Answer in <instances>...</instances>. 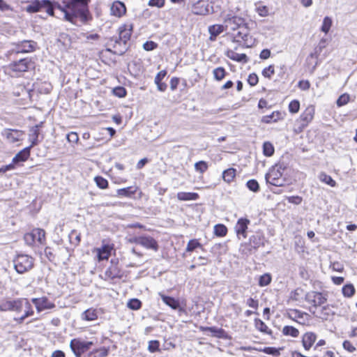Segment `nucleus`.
I'll return each instance as SVG.
<instances>
[{"label":"nucleus","mask_w":357,"mask_h":357,"mask_svg":"<svg viewBox=\"0 0 357 357\" xmlns=\"http://www.w3.org/2000/svg\"><path fill=\"white\" fill-rule=\"evenodd\" d=\"M332 23L333 22L331 17L328 16L325 17L323 20L321 31L326 34L328 33L332 26Z\"/></svg>","instance_id":"de8ad7c7"},{"label":"nucleus","mask_w":357,"mask_h":357,"mask_svg":"<svg viewBox=\"0 0 357 357\" xmlns=\"http://www.w3.org/2000/svg\"><path fill=\"white\" fill-rule=\"evenodd\" d=\"M50 3V0H31L24 10L28 13H36L41 11L44 6Z\"/></svg>","instance_id":"4468645a"},{"label":"nucleus","mask_w":357,"mask_h":357,"mask_svg":"<svg viewBox=\"0 0 357 357\" xmlns=\"http://www.w3.org/2000/svg\"><path fill=\"white\" fill-rule=\"evenodd\" d=\"M305 315H307V314L296 309L291 310L287 313L288 318L301 324H304V322L299 321L298 319H303Z\"/></svg>","instance_id":"7c9ffc66"},{"label":"nucleus","mask_w":357,"mask_h":357,"mask_svg":"<svg viewBox=\"0 0 357 357\" xmlns=\"http://www.w3.org/2000/svg\"><path fill=\"white\" fill-rule=\"evenodd\" d=\"M250 243L252 248L257 249L264 245V236L261 233H256L250 238Z\"/></svg>","instance_id":"cd10ccee"},{"label":"nucleus","mask_w":357,"mask_h":357,"mask_svg":"<svg viewBox=\"0 0 357 357\" xmlns=\"http://www.w3.org/2000/svg\"><path fill=\"white\" fill-rule=\"evenodd\" d=\"M26 298H17L12 300V309L11 311L17 314L22 313L23 311L24 303Z\"/></svg>","instance_id":"c9c22d12"},{"label":"nucleus","mask_w":357,"mask_h":357,"mask_svg":"<svg viewBox=\"0 0 357 357\" xmlns=\"http://www.w3.org/2000/svg\"><path fill=\"white\" fill-rule=\"evenodd\" d=\"M13 267L18 274H24L34 266L35 259L26 254H17L13 259Z\"/></svg>","instance_id":"7ed1b4c3"},{"label":"nucleus","mask_w":357,"mask_h":357,"mask_svg":"<svg viewBox=\"0 0 357 357\" xmlns=\"http://www.w3.org/2000/svg\"><path fill=\"white\" fill-rule=\"evenodd\" d=\"M30 147H25L15 155L10 164H13L15 166V164L26 161L30 156Z\"/></svg>","instance_id":"b1692460"},{"label":"nucleus","mask_w":357,"mask_h":357,"mask_svg":"<svg viewBox=\"0 0 357 357\" xmlns=\"http://www.w3.org/2000/svg\"><path fill=\"white\" fill-rule=\"evenodd\" d=\"M350 100V96L348 93L342 94L337 100L336 104L338 107H342L347 105Z\"/></svg>","instance_id":"864d4df0"},{"label":"nucleus","mask_w":357,"mask_h":357,"mask_svg":"<svg viewBox=\"0 0 357 357\" xmlns=\"http://www.w3.org/2000/svg\"><path fill=\"white\" fill-rule=\"evenodd\" d=\"M32 303L35 305L38 313L45 310H51L55 307V304L51 302L47 297L33 298Z\"/></svg>","instance_id":"f8f14e48"},{"label":"nucleus","mask_w":357,"mask_h":357,"mask_svg":"<svg viewBox=\"0 0 357 357\" xmlns=\"http://www.w3.org/2000/svg\"><path fill=\"white\" fill-rule=\"evenodd\" d=\"M30 65L31 59L29 58H24L10 63L8 68L14 72L23 73L28 70Z\"/></svg>","instance_id":"ddd939ff"},{"label":"nucleus","mask_w":357,"mask_h":357,"mask_svg":"<svg viewBox=\"0 0 357 357\" xmlns=\"http://www.w3.org/2000/svg\"><path fill=\"white\" fill-rule=\"evenodd\" d=\"M210 8L213 9V7H210L206 1L198 0L192 4V12L197 15H206L210 13Z\"/></svg>","instance_id":"2eb2a0df"},{"label":"nucleus","mask_w":357,"mask_h":357,"mask_svg":"<svg viewBox=\"0 0 357 357\" xmlns=\"http://www.w3.org/2000/svg\"><path fill=\"white\" fill-rule=\"evenodd\" d=\"M250 221L248 218H241L238 220L234 230L238 238L243 237L245 238L247 237V230Z\"/></svg>","instance_id":"dca6fc26"},{"label":"nucleus","mask_w":357,"mask_h":357,"mask_svg":"<svg viewBox=\"0 0 357 357\" xmlns=\"http://www.w3.org/2000/svg\"><path fill=\"white\" fill-rule=\"evenodd\" d=\"M318 178L321 182L324 183L331 187H335L337 185L336 181L330 175H328L324 172L319 173Z\"/></svg>","instance_id":"f704fd0d"},{"label":"nucleus","mask_w":357,"mask_h":357,"mask_svg":"<svg viewBox=\"0 0 357 357\" xmlns=\"http://www.w3.org/2000/svg\"><path fill=\"white\" fill-rule=\"evenodd\" d=\"M255 325L256 328L260 332H262L264 333L271 335L272 331L268 328L267 325L261 319H255Z\"/></svg>","instance_id":"4c0bfd02"},{"label":"nucleus","mask_w":357,"mask_h":357,"mask_svg":"<svg viewBox=\"0 0 357 357\" xmlns=\"http://www.w3.org/2000/svg\"><path fill=\"white\" fill-rule=\"evenodd\" d=\"M305 300L307 302L312 303L313 307H317L324 304L327 298L326 295L318 291H310L305 295Z\"/></svg>","instance_id":"9b49d317"},{"label":"nucleus","mask_w":357,"mask_h":357,"mask_svg":"<svg viewBox=\"0 0 357 357\" xmlns=\"http://www.w3.org/2000/svg\"><path fill=\"white\" fill-rule=\"evenodd\" d=\"M131 242H133L137 245H140L142 247L153 250L154 251H158L159 246L156 240H155L153 237L150 236H140L133 238L131 240Z\"/></svg>","instance_id":"6e6552de"},{"label":"nucleus","mask_w":357,"mask_h":357,"mask_svg":"<svg viewBox=\"0 0 357 357\" xmlns=\"http://www.w3.org/2000/svg\"><path fill=\"white\" fill-rule=\"evenodd\" d=\"M112 247L109 245H103L97 249V256L99 261L107 260L111 255Z\"/></svg>","instance_id":"bb28decb"},{"label":"nucleus","mask_w":357,"mask_h":357,"mask_svg":"<svg viewBox=\"0 0 357 357\" xmlns=\"http://www.w3.org/2000/svg\"><path fill=\"white\" fill-rule=\"evenodd\" d=\"M317 335L313 332H307L302 337V344L305 350L308 351L317 340Z\"/></svg>","instance_id":"a211bd4d"},{"label":"nucleus","mask_w":357,"mask_h":357,"mask_svg":"<svg viewBox=\"0 0 357 357\" xmlns=\"http://www.w3.org/2000/svg\"><path fill=\"white\" fill-rule=\"evenodd\" d=\"M157 47H158V44L151 40L146 41L143 45V48L146 51H152V50H155V48H157Z\"/></svg>","instance_id":"69168bd1"},{"label":"nucleus","mask_w":357,"mask_h":357,"mask_svg":"<svg viewBox=\"0 0 357 357\" xmlns=\"http://www.w3.org/2000/svg\"><path fill=\"white\" fill-rule=\"evenodd\" d=\"M105 275L110 279H121L123 276L121 271L116 265H112L105 271Z\"/></svg>","instance_id":"c756f323"},{"label":"nucleus","mask_w":357,"mask_h":357,"mask_svg":"<svg viewBox=\"0 0 357 357\" xmlns=\"http://www.w3.org/2000/svg\"><path fill=\"white\" fill-rule=\"evenodd\" d=\"M271 282V276L268 273H265L260 276L259 280V285L260 287H265L269 284Z\"/></svg>","instance_id":"6e6d98bb"},{"label":"nucleus","mask_w":357,"mask_h":357,"mask_svg":"<svg viewBox=\"0 0 357 357\" xmlns=\"http://www.w3.org/2000/svg\"><path fill=\"white\" fill-rule=\"evenodd\" d=\"M167 73V70H162L158 73L154 79V82L157 86L158 90L161 92H164L167 88V84L162 82V79L166 77Z\"/></svg>","instance_id":"393cba45"},{"label":"nucleus","mask_w":357,"mask_h":357,"mask_svg":"<svg viewBox=\"0 0 357 357\" xmlns=\"http://www.w3.org/2000/svg\"><path fill=\"white\" fill-rule=\"evenodd\" d=\"M227 56L233 61L243 63H246L248 61V58L245 54H238L233 50L227 51Z\"/></svg>","instance_id":"c85d7f7f"},{"label":"nucleus","mask_w":357,"mask_h":357,"mask_svg":"<svg viewBox=\"0 0 357 357\" xmlns=\"http://www.w3.org/2000/svg\"><path fill=\"white\" fill-rule=\"evenodd\" d=\"M314 114V108L313 106L307 107L305 110L300 116L302 121V126H306L312 119Z\"/></svg>","instance_id":"5701e85b"},{"label":"nucleus","mask_w":357,"mask_h":357,"mask_svg":"<svg viewBox=\"0 0 357 357\" xmlns=\"http://www.w3.org/2000/svg\"><path fill=\"white\" fill-rule=\"evenodd\" d=\"M247 188L252 192H257L259 191V185L257 180L250 179L246 183Z\"/></svg>","instance_id":"3c124183"},{"label":"nucleus","mask_w":357,"mask_h":357,"mask_svg":"<svg viewBox=\"0 0 357 357\" xmlns=\"http://www.w3.org/2000/svg\"><path fill=\"white\" fill-rule=\"evenodd\" d=\"M160 342L158 340H151L149 342L148 350L154 353L160 350Z\"/></svg>","instance_id":"680f3d73"},{"label":"nucleus","mask_w":357,"mask_h":357,"mask_svg":"<svg viewBox=\"0 0 357 357\" xmlns=\"http://www.w3.org/2000/svg\"><path fill=\"white\" fill-rule=\"evenodd\" d=\"M13 49L10 50L11 54H25L33 52L37 47V43L33 40H22L14 43Z\"/></svg>","instance_id":"0eeeda50"},{"label":"nucleus","mask_w":357,"mask_h":357,"mask_svg":"<svg viewBox=\"0 0 357 357\" xmlns=\"http://www.w3.org/2000/svg\"><path fill=\"white\" fill-rule=\"evenodd\" d=\"M12 309V300L3 301L0 302V311L6 312L11 311Z\"/></svg>","instance_id":"e2e57ef3"},{"label":"nucleus","mask_w":357,"mask_h":357,"mask_svg":"<svg viewBox=\"0 0 357 357\" xmlns=\"http://www.w3.org/2000/svg\"><path fill=\"white\" fill-rule=\"evenodd\" d=\"M93 345L92 341H85L81 338H74L70 342V347L76 357H81Z\"/></svg>","instance_id":"423d86ee"},{"label":"nucleus","mask_w":357,"mask_h":357,"mask_svg":"<svg viewBox=\"0 0 357 357\" xmlns=\"http://www.w3.org/2000/svg\"><path fill=\"white\" fill-rule=\"evenodd\" d=\"M81 317L85 321H94L98 319V312L96 309L89 308L82 312Z\"/></svg>","instance_id":"72a5a7b5"},{"label":"nucleus","mask_w":357,"mask_h":357,"mask_svg":"<svg viewBox=\"0 0 357 357\" xmlns=\"http://www.w3.org/2000/svg\"><path fill=\"white\" fill-rule=\"evenodd\" d=\"M202 247L201 243L197 239L190 240L188 243L186 251L192 252L197 248Z\"/></svg>","instance_id":"5fc2aeb1"},{"label":"nucleus","mask_w":357,"mask_h":357,"mask_svg":"<svg viewBox=\"0 0 357 357\" xmlns=\"http://www.w3.org/2000/svg\"><path fill=\"white\" fill-rule=\"evenodd\" d=\"M225 29V25L213 24L208 26V32L210 33L209 40L214 41L218 36L222 33Z\"/></svg>","instance_id":"a878e982"},{"label":"nucleus","mask_w":357,"mask_h":357,"mask_svg":"<svg viewBox=\"0 0 357 357\" xmlns=\"http://www.w3.org/2000/svg\"><path fill=\"white\" fill-rule=\"evenodd\" d=\"M24 239L25 243L29 245H32L36 242V238H34L32 231L26 234L24 236Z\"/></svg>","instance_id":"774afa93"},{"label":"nucleus","mask_w":357,"mask_h":357,"mask_svg":"<svg viewBox=\"0 0 357 357\" xmlns=\"http://www.w3.org/2000/svg\"><path fill=\"white\" fill-rule=\"evenodd\" d=\"M97 186L100 189H106L108 187V181L105 178L98 176L94 178Z\"/></svg>","instance_id":"603ef678"},{"label":"nucleus","mask_w":357,"mask_h":357,"mask_svg":"<svg viewBox=\"0 0 357 357\" xmlns=\"http://www.w3.org/2000/svg\"><path fill=\"white\" fill-rule=\"evenodd\" d=\"M342 291L344 296L350 298L355 294L354 286L352 284H345L343 286Z\"/></svg>","instance_id":"37998d69"},{"label":"nucleus","mask_w":357,"mask_h":357,"mask_svg":"<svg viewBox=\"0 0 357 357\" xmlns=\"http://www.w3.org/2000/svg\"><path fill=\"white\" fill-rule=\"evenodd\" d=\"M108 354V349L105 347H102L98 349H96L91 352L89 357H105Z\"/></svg>","instance_id":"a18cd8bd"},{"label":"nucleus","mask_w":357,"mask_h":357,"mask_svg":"<svg viewBox=\"0 0 357 357\" xmlns=\"http://www.w3.org/2000/svg\"><path fill=\"white\" fill-rule=\"evenodd\" d=\"M286 169L284 163H278L273 166L265 175L267 183L274 186H282L285 179L282 178L283 172Z\"/></svg>","instance_id":"20e7f679"},{"label":"nucleus","mask_w":357,"mask_h":357,"mask_svg":"<svg viewBox=\"0 0 357 357\" xmlns=\"http://www.w3.org/2000/svg\"><path fill=\"white\" fill-rule=\"evenodd\" d=\"M227 229L222 224H218L214 227V234L217 236L223 237L227 234Z\"/></svg>","instance_id":"49530a36"},{"label":"nucleus","mask_w":357,"mask_h":357,"mask_svg":"<svg viewBox=\"0 0 357 357\" xmlns=\"http://www.w3.org/2000/svg\"><path fill=\"white\" fill-rule=\"evenodd\" d=\"M90 0H61V2L50 1V3L44 6L46 13L54 16V8H56L64 13V19L73 24L75 23L77 18L82 22L89 20L88 3Z\"/></svg>","instance_id":"f257e3e1"},{"label":"nucleus","mask_w":357,"mask_h":357,"mask_svg":"<svg viewBox=\"0 0 357 357\" xmlns=\"http://www.w3.org/2000/svg\"><path fill=\"white\" fill-rule=\"evenodd\" d=\"M33 235L36 238V241H37L40 244L44 243L45 241V231L43 229L36 228L32 231Z\"/></svg>","instance_id":"58836bf2"},{"label":"nucleus","mask_w":357,"mask_h":357,"mask_svg":"<svg viewBox=\"0 0 357 357\" xmlns=\"http://www.w3.org/2000/svg\"><path fill=\"white\" fill-rule=\"evenodd\" d=\"M299 109L300 102L297 100H291L289 104V111L292 114L297 113L299 111Z\"/></svg>","instance_id":"052dcab7"},{"label":"nucleus","mask_w":357,"mask_h":357,"mask_svg":"<svg viewBox=\"0 0 357 357\" xmlns=\"http://www.w3.org/2000/svg\"><path fill=\"white\" fill-rule=\"evenodd\" d=\"M111 15L120 17L126 12L125 4L119 1H114L110 8Z\"/></svg>","instance_id":"6ab92c4d"},{"label":"nucleus","mask_w":357,"mask_h":357,"mask_svg":"<svg viewBox=\"0 0 357 357\" xmlns=\"http://www.w3.org/2000/svg\"><path fill=\"white\" fill-rule=\"evenodd\" d=\"M159 296H160L162 301L172 309L183 311V308L180 307L179 301L174 297L166 296L162 293H159Z\"/></svg>","instance_id":"aec40b11"},{"label":"nucleus","mask_w":357,"mask_h":357,"mask_svg":"<svg viewBox=\"0 0 357 357\" xmlns=\"http://www.w3.org/2000/svg\"><path fill=\"white\" fill-rule=\"evenodd\" d=\"M39 127L40 126L36 125L30 129V132L29 134V141L30 142L31 144L28 146L30 147V149L38 145L40 142V140L38 139L40 135Z\"/></svg>","instance_id":"412c9836"},{"label":"nucleus","mask_w":357,"mask_h":357,"mask_svg":"<svg viewBox=\"0 0 357 357\" xmlns=\"http://www.w3.org/2000/svg\"><path fill=\"white\" fill-rule=\"evenodd\" d=\"M1 134L8 143L13 144L22 140L24 132L17 129L4 128Z\"/></svg>","instance_id":"1a4fd4ad"},{"label":"nucleus","mask_w":357,"mask_h":357,"mask_svg":"<svg viewBox=\"0 0 357 357\" xmlns=\"http://www.w3.org/2000/svg\"><path fill=\"white\" fill-rule=\"evenodd\" d=\"M274 146L269 142H265L263 144V153L267 157L272 156L274 153Z\"/></svg>","instance_id":"c03bdc74"},{"label":"nucleus","mask_w":357,"mask_h":357,"mask_svg":"<svg viewBox=\"0 0 357 357\" xmlns=\"http://www.w3.org/2000/svg\"><path fill=\"white\" fill-rule=\"evenodd\" d=\"M231 36L234 42L239 43L246 47H251L254 43L252 37L250 34L248 23L233 31Z\"/></svg>","instance_id":"39448f33"},{"label":"nucleus","mask_w":357,"mask_h":357,"mask_svg":"<svg viewBox=\"0 0 357 357\" xmlns=\"http://www.w3.org/2000/svg\"><path fill=\"white\" fill-rule=\"evenodd\" d=\"M69 238L71 243L74 245H78L80 242V234H78L75 230H73L69 234Z\"/></svg>","instance_id":"13d9d810"},{"label":"nucleus","mask_w":357,"mask_h":357,"mask_svg":"<svg viewBox=\"0 0 357 357\" xmlns=\"http://www.w3.org/2000/svg\"><path fill=\"white\" fill-rule=\"evenodd\" d=\"M280 113L278 111L273 112L270 115L264 116L262 117L261 121L265 123H270L271 122H275L278 119H280Z\"/></svg>","instance_id":"79ce46f5"},{"label":"nucleus","mask_w":357,"mask_h":357,"mask_svg":"<svg viewBox=\"0 0 357 357\" xmlns=\"http://www.w3.org/2000/svg\"><path fill=\"white\" fill-rule=\"evenodd\" d=\"M282 334L285 336L297 337L299 335V331L294 326H285L282 328Z\"/></svg>","instance_id":"ea45409f"},{"label":"nucleus","mask_w":357,"mask_h":357,"mask_svg":"<svg viewBox=\"0 0 357 357\" xmlns=\"http://www.w3.org/2000/svg\"><path fill=\"white\" fill-rule=\"evenodd\" d=\"M136 191V188L133 186H130L128 188L118 189L116 190V195L119 197H131L132 195L135 194Z\"/></svg>","instance_id":"473e14b6"},{"label":"nucleus","mask_w":357,"mask_h":357,"mask_svg":"<svg viewBox=\"0 0 357 357\" xmlns=\"http://www.w3.org/2000/svg\"><path fill=\"white\" fill-rule=\"evenodd\" d=\"M142 302L137 298L130 299L127 303L128 307L133 310H139L142 307Z\"/></svg>","instance_id":"8fccbe9b"},{"label":"nucleus","mask_w":357,"mask_h":357,"mask_svg":"<svg viewBox=\"0 0 357 357\" xmlns=\"http://www.w3.org/2000/svg\"><path fill=\"white\" fill-rule=\"evenodd\" d=\"M199 329L202 332H211L213 336L218 338H224L226 334L224 329L215 326L208 327L201 326L199 327Z\"/></svg>","instance_id":"4be33fe9"},{"label":"nucleus","mask_w":357,"mask_h":357,"mask_svg":"<svg viewBox=\"0 0 357 357\" xmlns=\"http://www.w3.org/2000/svg\"><path fill=\"white\" fill-rule=\"evenodd\" d=\"M224 22L225 29H229L232 31L238 29L241 26L247 23L245 20L241 17L236 15L231 16L229 15L225 18Z\"/></svg>","instance_id":"9d476101"},{"label":"nucleus","mask_w":357,"mask_h":357,"mask_svg":"<svg viewBox=\"0 0 357 357\" xmlns=\"http://www.w3.org/2000/svg\"><path fill=\"white\" fill-rule=\"evenodd\" d=\"M22 312L24 313L21 317L14 319L18 324L23 323L26 318L34 314L33 307L27 298L25 299V302L24 303Z\"/></svg>","instance_id":"f3484780"},{"label":"nucleus","mask_w":357,"mask_h":357,"mask_svg":"<svg viewBox=\"0 0 357 357\" xmlns=\"http://www.w3.org/2000/svg\"><path fill=\"white\" fill-rule=\"evenodd\" d=\"M236 170L234 168H229L222 172V179L227 183H230L236 176Z\"/></svg>","instance_id":"e433bc0d"},{"label":"nucleus","mask_w":357,"mask_h":357,"mask_svg":"<svg viewBox=\"0 0 357 357\" xmlns=\"http://www.w3.org/2000/svg\"><path fill=\"white\" fill-rule=\"evenodd\" d=\"M113 93L115 96L119 98H123L126 96V90L123 86H117L113 89Z\"/></svg>","instance_id":"0e129e2a"},{"label":"nucleus","mask_w":357,"mask_h":357,"mask_svg":"<svg viewBox=\"0 0 357 357\" xmlns=\"http://www.w3.org/2000/svg\"><path fill=\"white\" fill-rule=\"evenodd\" d=\"M280 349H277L273 347H264L263 349H261V351H263L264 353L268 354V355H271L273 356H278L280 354Z\"/></svg>","instance_id":"4d7b16f0"},{"label":"nucleus","mask_w":357,"mask_h":357,"mask_svg":"<svg viewBox=\"0 0 357 357\" xmlns=\"http://www.w3.org/2000/svg\"><path fill=\"white\" fill-rule=\"evenodd\" d=\"M0 10L1 12H12L13 11V8L7 3L4 0H0Z\"/></svg>","instance_id":"338daca9"},{"label":"nucleus","mask_w":357,"mask_h":357,"mask_svg":"<svg viewBox=\"0 0 357 357\" xmlns=\"http://www.w3.org/2000/svg\"><path fill=\"white\" fill-rule=\"evenodd\" d=\"M214 79L217 81L222 80L227 75V72L223 67H218L213 70Z\"/></svg>","instance_id":"a19ab883"},{"label":"nucleus","mask_w":357,"mask_h":357,"mask_svg":"<svg viewBox=\"0 0 357 357\" xmlns=\"http://www.w3.org/2000/svg\"><path fill=\"white\" fill-rule=\"evenodd\" d=\"M133 25L132 23H126L119 26V36L112 37L108 45L114 48L113 53L117 55H123L127 50V43L130 39Z\"/></svg>","instance_id":"f03ea898"},{"label":"nucleus","mask_w":357,"mask_h":357,"mask_svg":"<svg viewBox=\"0 0 357 357\" xmlns=\"http://www.w3.org/2000/svg\"><path fill=\"white\" fill-rule=\"evenodd\" d=\"M274 74L275 69L273 65H270L262 70V75L266 78L271 79Z\"/></svg>","instance_id":"bf43d9fd"},{"label":"nucleus","mask_w":357,"mask_h":357,"mask_svg":"<svg viewBox=\"0 0 357 357\" xmlns=\"http://www.w3.org/2000/svg\"><path fill=\"white\" fill-rule=\"evenodd\" d=\"M208 168V165L206 161L200 160L195 164V169L200 174L204 173Z\"/></svg>","instance_id":"09e8293b"},{"label":"nucleus","mask_w":357,"mask_h":357,"mask_svg":"<svg viewBox=\"0 0 357 357\" xmlns=\"http://www.w3.org/2000/svg\"><path fill=\"white\" fill-rule=\"evenodd\" d=\"M176 197L180 201H194L199 198V195L196 192H179L177 193Z\"/></svg>","instance_id":"2f4dec72"}]
</instances>
